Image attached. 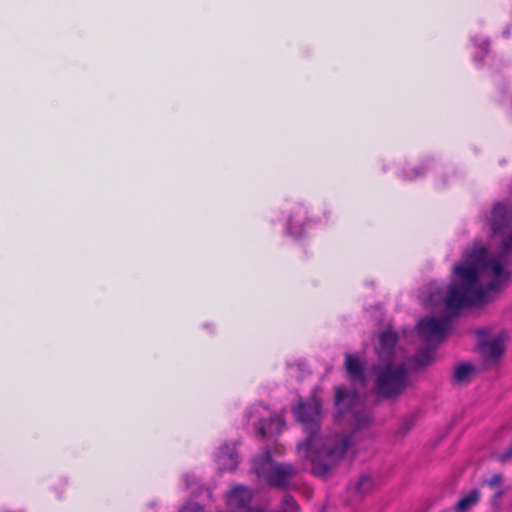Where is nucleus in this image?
I'll list each match as a JSON object with an SVG mask.
<instances>
[{"instance_id": "f257e3e1", "label": "nucleus", "mask_w": 512, "mask_h": 512, "mask_svg": "<svg viewBox=\"0 0 512 512\" xmlns=\"http://www.w3.org/2000/svg\"><path fill=\"white\" fill-rule=\"evenodd\" d=\"M487 221L491 235L486 242L475 241L462 252L453 265V281L447 287L433 283L429 287L426 305L442 313L427 316L417 324V335L425 346L410 362L409 367L421 368L434 360V350L450 331V317L461 309L480 306L492 300L511 277L512 207L497 204Z\"/></svg>"}, {"instance_id": "f03ea898", "label": "nucleus", "mask_w": 512, "mask_h": 512, "mask_svg": "<svg viewBox=\"0 0 512 512\" xmlns=\"http://www.w3.org/2000/svg\"><path fill=\"white\" fill-rule=\"evenodd\" d=\"M320 400L313 396L311 400L299 402L293 408L297 420L308 433L304 443L297 446V455L309 462L316 476L325 477L351 450L349 435L322 436L317 433L321 418Z\"/></svg>"}, {"instance_id": "7ed1b4c3", "label": "nucleus", "mask_w": 512, "mask_h": 512, "mask_svg": "<svg viewBox=\"0 0 512 512\" xmlns=\"http://www.w3.org/2000/svg\"><path fill=\"white\" fill-rule=\"evenodd\" d=\"M396 334L387 330L379 335L376 349L378 363L373 367L374 393L378 398L390 399L401 394L409 383L408 367L395 350Z\"/></svg>"}, {"instance_id": "20e7f679", "label": "nucleus", "mask_w": 512, "mask_h": 512, "mask_svg": "<svg viewBox=\"0 0 512 512\" xmlns=\"http://www.w3.org/2000/svg\"><path fill=\"white\" fill-rule=\"evenodd\" d=\"M335 406L337 421H346L356 428L368 424L372 417L361 399L351 391L338 386L335 389Z\"/></svg>"}, {"instance_id": "39448f33", "label": "nucleus", "mask_w": 512, "mask_h": 512, "mask_svg": "<svg viewBox=\"0 0 512 512\" xmlns=\"http://www.w3.org/2000/svg\"><path fill=\"white\" fill-rule=\"evenodd\" d=\"M252 469L257 477L271 486L284 487L296 473L290 464L275 463L269 452L253 460Z\"/></svg>"}, {"instance_id": "423d86ee", "label": "nucleus", "mask_w": 512, "mask_h": 512, "mask_svg": "<svg viewBox=\"0 0 512 512\" xmlns=\"http://www.w3.org/2000/svg\"><path fill=\"white\" fill-rule=\"evenodd\" d=\"M270 415L268 408L262 404L253 406L248 411V421L259 431L262 437H273L282 432L285 426L282 415L271 416L268 421L264 417Z\"/></svg>"}, {"instance_id": "0eeeda50", "label": "nucleus", "mask_w": 512, "mask_h": 512, "mask_svg": "<svg viewBox=\"0 0 512 512\" xmlns=\"http://www.w3.org/2000/svg\"><path fill=\"white\" fill-rule=\"evenodd\" d=\"M477 334L478 348L485 361L488 364L496 362L505 351L506 334L504 332L490 334L485 329L478 330Z\"/></svg>"}, {"instance_id": "6e6552de", "label": "nucleus", "mask_w": 512, "mask_h": 512, "mask_svg": "<svg viewBox=\"0 0 512 512\" xmlns=\"http://www.w3.org/2000/svg\"><path fill=\"white\" fill-rule=\"evenodd\" d=\"M307 217V207L302 202H294L287 210L285 231L294 238L302 237L310 224Z\"/></svg>"}, {"instance_id": "1a4fd4ad", "label": "nucleus", "mask_w": 512, "mask_h": 512, "mask_svg": "<svg viewBox=\"0 0 512 512\" xmlns=\"http://www.w3.org/2000/svg\"><path fill=\"white\" fill-rule=\"evenodd\" d=\"M252 492L245 486H235L226 497L227 512H262L249 506Z\"/></svg>"}, {"instance_id": "9d476101", "label": "nucleus", "mask_w": 512, "mask_h": 512, "mask_svg": "<svg viewBox=\"0 0 512 512\" xmlns=\"http://www.w3.org/2000/svg\"><path fill=\"white\" fill-rule=\"evenodd\" d=\"M215 463L220 471H233L239 464L235 445H221L215 453Z\"/></svg>"}, {"instance_id": "9b49d317", "label": "nucleus", "mask_w": 512, "mask_h": 512, "mask_svg": "<svg viewBox=\"0 0 512 512\" xmlns=\"http://www.w3.org/2000/svg\"><path fill=\"white\" fill-rule=\"evenodd\" d=\"M345 368L351 380L356 383L365 384L364 366L357 355L347 354L345 357Z\"/></svg>"}, {"instance_id": "f8f14e48", "label": "nucleus", "mask_w": 512, "mask_h": 512, "mask_svg": "<svg viewBox=\"0 0 512 512\" xmlns=\"http://www.w3.org/2000/svg\"><path fill=\"white\" fill-rule=\"evenodd\" d=\"M475 367L470 363H461L455 367L454 379L458 383L470 381L475 375Z\"/></svg>"}, {"instance_id": "ddd939ff", "label": "nucleus", "mask_w": 512, "mask_h": 512, "mask_svg": "<svg viewBox=\"0 0 512 512\" xmlns=\"http://www.w3.org/2000/svg\"><path fill=\"white\" fill-rule=\"evenodd\" d=\"M479 500V492L473 490L467 495L462 497L456 504L455 509L457 512H466L472 508Z\"/></svg>"}, {"instance_id": "4468645a", "label": "nucleus", "mask_w": 512, "mask_h": 512, "mask_svg": "<svg viewBox=\"0 0 512 512\" xmlns=\"http://www.w3.org/2000/svg\"><path fill=\"white\" fill-rule=\"evenodd\" d=\"M372 486V479L369 476H362L357 483V490L359 492H366Z\"/></svg>"}, {"instance_id": "2eb2a0df", "label": "nucleus", "mask_w": 512, "mask_h": 512, "mask_svg": "<svg viewBox=\"0 0 512 512\" xmlns=\"http://www.w3.org/2000/svg\"><path fill=\"white\" fill-rule=\"evenodd\" d=\"M281 512H297V504L291 497H286L283 500Z\"/></svg>"}, {"instance_id": "dca6fc26", "label": "nucleus", "mask_w": 512, "mask_h": 512, "mask_svg": "<svg viewBox=\"0 0 512 512\" xmlns=\"http://www.w3.org/2000/svg\"><path fill=\"white\" fill-rule=\"evenodd\" d=\"M501 482H502V477L499 474H495L489 480H487V484L492 487L500 485Z\"/></svg>"}, {"instance_id": "f3484780", "label": "nucleus", "mask_w": 512, "mask_h": 512, "mask_svg": "<svg viewBox=\"0 0 512 512\" xmlns=\"http://www.w3.org/2000/svg\"><path fill=\"white\" fill-rule=\"evenodd\" d=\"M180 512H204L203 508L196 504H190L184 507Z\"/></svg>"}, {"instance_id": "a211bd4d", "label": "nucleus", "mask_w": 512, "mask_h": 512, "mask_svg": "<svg viewBox=\"0 0 512 512\" xmlns=\"http://www.w3.org/2000/svg\"><path fill=\"white\" fill-rule=\"evenodd\" d=\"M419 175H420V173H419L418 171H416V170H411V172H410V173H406V174L404 175V178H405V179H408V180H413V179L417 178Z\"/></svg>"}, {"instance_id": "6ab92c4d", "label": "nucleus", "mask_w": 512, "mask_h": 512, "mask_svg": "<svg viewBox=\"0 0 512 512\" xmlns=\"http://www.w3.org/2000/svg\"><path fill=\"white\" fill-rule=\"evenodd\" d=\"M510 457H512V448H511V449H509V450H508V451H507V452L502 456V458H501V459L504 461V460H506V459H508V458H510Z\"/></svg>"}, {"instance_id": "aec40b11", "label": "nucleus", "mask_w": 512, "mask_h": 512, "mask_svg": "<svg viewBox=\"0 0 512 512\" xmlns=\"http://www.w3.org/2000/svg\"><path fill=\"white\" fill-rule=\"evenodd\" d=\"M481 50H483V51H485V52L487 51V44H486V42H485V41H483V42L481 43Z\"/></svg>"}, {"instance_id": "412c9836", "label": "nucleus", "mask_w": 512, "mask_h": 512, "mask_svg": "<svg viewBox=\"0 0 512 512\" xmlns=\"http://www.w3.org/2000/svg\"><path fill=\"white\" fill-rule=\"evenodd\" d=\"M188 478H189L188 475L184 476V480L186 482V486H187V488H190L191 484L188 482Z\"/></svg>"}, {"instance_id": "4be33fe9", "label": "nucleus", "mask_w": 512, "mask_h": 512, "mask_svg": "<svg viewBox=\"0 0 512 512\" xmlns=\"http://www.w3.org/2000/svg\"><path fill=\"white\" fill-rule=\"evenodd\" d=\"M474 59H475V61H477V62H479V61H480V60L478 59V57H477V56H474Z\"/></svg>"}]
</instances>
